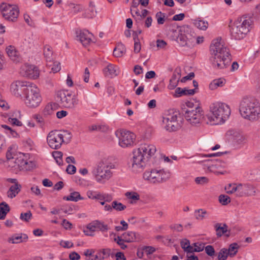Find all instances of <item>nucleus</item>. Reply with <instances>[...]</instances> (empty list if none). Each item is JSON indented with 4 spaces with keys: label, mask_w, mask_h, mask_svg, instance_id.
Instances as JSON below:
<instances>
[{
    "label": "nucleus",
    "mask_w": 260,
    "mask_h": 260,
    "mask_svg": "<svg viewBox=\"0 0 260 260\" xmlns=\"http://www.w3.org/2000/svg\"><path fill=\"white\" fill-rule=\"evenodd\" d=\"M252 188L251 185L247 184H239L237 185V196L238 197L248 196L249 190Z\"/></svg>",
    "instance_id": "5701e85b"
},
{
    "label": "nucleus",
    "mask_w": 260,
    "mask_h": 260,
    "mask_svg": "<svg viewBox=\"0 0 260 260\" xmlns=\"http://www.w3.org/2000/svg\"><path fill=\"white\" fill-rule=\"evenodd\" d=\"M174 33V36H176V34L178 36L176 37V41L179 43L182 46H188L190 47L193 45V43H189L188 42V39H187V36L185 35H183V34L178 31H177L176 30L173 31Z\"/></svg>",
    "instance_id": "4be33fe9"
},
{
    "label": "nucleus",
    "mask_w": 260,
    "mask_h": 260,
    "mask_svg": "<svg viewBox=\"0 0 260 260\" xmlns=\"http://www.w3.org/2000/svg\"><path fill=\"white\" fill-rule=\"evenodd\" d=\"M162 122L166 125L165 128L170 132L176 131L181 126V123L178 122L176 114H168L163 117Z\"/></svg>",
    "instance_id": "2eb2a0df"
},
{
    "label": "nucleus",
    "mask_w": 260,
    "mask_h": 260,
    "mask_svg": "<svg viewBox=\"0 0 260 260\" xmlns=\"http://www.w3.org/2000/svg\"><path fill=\"white\" fill-rule=\"evenodd\" d=\"M1 9L5 20L12 22L17 21L20 13L18 6L3 3L1 6Z\"/></svg>",
    "instance_id": "9d476101"
},
{
    "label": "nucleus",
    "mask_w": 260,
    "mask_h": 260,
    "mask_svg": "<svg viewBox=\"0 0 260 260\" xmlns=\"http://www.w3.org/2000/svg\"><path fill=\"white\" fill-rule=\"evenodd\" d=\"M193 24L198 28L202 30H206L208 27V22L200 18L194 20Z\"/></svg>",
    "instance_id": "473e14b6"
},
{
    "label": "nucleus",
    "mask_w": 260,
    "mask_h": 260,
    "mask_svg": "<svg viewBox=\"0 0 260 260\" xmlns=\"http://www.w3.org/2000/svg\"><path fill=\"white\" fill-rule=\"evenodd\" d=\"M117 67L113 64L109 63L104 70V73L105 76L112 77L117 75Z\"/></svg>",
    "instance_id": "a878e982"
},
{
    "label": "nucleus",
    "mask_w": 260,
    "mask_h": 260,
    "mask_svg": "<svg viewBox=\"0 0 260 260\" xmlns=\"http://www.w3.org/2000/svg\"><path fill=\"white\" fill-rule=\"evenodd\" d=\"M62 155L63 154L61 151H54L52 153V155L55 160H57L58 159L60 160L61 159H62Z\"/></svg>",
    "instance_id": "774afa93"
},
{
    "label": "nucleus",
    "mask_w": 260,
    "mask_h": 260,
    "mask_svg": "<svg viewBox=\"0 0 260 260\" xmlns=\"http://www.w3.org/2000/svg\"><path fill=\"white\" fill-rule=\"evenodd\" d=\"M6 52L9 57L13 61H18L19 54L13 46H9L6 48Z\"/></svg>",
    "instance_id": "cd10ccee"
},
{
    "label": "nucleus",
    "mask_w": 260,
    "mask_h": 260,
    "mask_svg": "<svg viewBox=\"0 0 260 260\" xmlns=\"http://www.w3.org/2000/svg\"><path fill=\"white\" fill-rule=\"evenodd\" d=\"M63 200L66 201L77 202L79 200H83V198L80 196L79 192L74 191L71 192L69 196L63 197Z\"/></svg>",
    "instance_id": "2f4dec72"
},
{
    "label": "nucleus",
    "mask_w": 260,
    "mask_h": 260,
    "mask_svg": "<svg viewBox=\"0 0 260 260\" xmlns=\"http://www.w3.org/2000/svg\"><path fill=\"white\" fill-rule=\"evenodd\" d=\"M0 211H5L8 213L10 211L9 205L5 202H2L0 204Z\"/></svg>",
    "instance_id": "680f3d73"
},
{
    "label": "nucleus",
    "mask_w": 260,
    "mask_h": 260,
    "mask_svg": "<svg viewBox=\"0 0 260 260\" xmlns=\"http://www.w3.org/2000/svg\"><path fill=\"white\" fill-rule=\"evenodd\" d=\"M67 172L69 174H74L76 171V168L74 165L69 164L66 169Z\"/></svg>",
    "instance_id": "052dcab7"
},
{
    "label": "nucleus",
    "mask_w": 260,
    "mask_h": 260,
    "mask_svg": "<svg viewBox=\"0 0 260 260\" xmlns=\"http://www.w3.org/2000/svg\"><path fill=\"white\" fill-rule=\"evenodd\" d=\"M58 108V104L55 103H50L47 104L43 111V114L45 116H48L54 114V112Z\"/></svg>",
    "instance_id": "393cba45"
},
{
    "label": "nucleus",
    "mask_w": 260,
    "mask_h": 260,
    "mask_svg": "<svg viewBox=\"0 0 260 260\" xmlns=\"http://www.w3.org/2000/svg\"><path fill=\"white\" fill-rule=\"evenodd\" d=\"M27 239V236L25 234H24L23 236H13L9 238L8 240V241L13 244H17L22 242L23 240H26Z\"/></svg>",
    "instance_id": "72a5a7b5"
},
{
    "label": "nucleus",
    "mask_w": 260,
    "mask_h": 260,
    "mask_svg": "<svg viewBox=\"0 0 260 260\" xmlns=\"http://www.w3.org/2000/svg\"><path fill=\"white\" fill-rule=\"evenodd\" d=\"M125 195L128 199H131L134 201H138L140 200V195L136 192H126Z\"/></svg>",
    "instance_id": "c03bdc74"
},
{
    "label": "nucleus",
    "mask_w": 260,
    "mask_h": 260,
    "mask_svg": "<svg viewBox=\"0 0 260 260\" xmlns=\"http://www.w3.org/2000/svg\"><path fill=\"white\" fill-rule=\"evenodd\" d=\"M113 210H115L117 211H121L126 209V206L123 205L122 203L114 201L112 202Z\"/></svg>",
    "instance_id": "a19ab883"
},
{
    "label": "nucleus",
    "mask_w": 260,
    "mask_h": 260,
    "mask_svg": "<svg viewBox=\"0 0 260 260\" xmlns=\"http://www.w3.org/2000/svg\"><path fill=\"white\" fill-rule=\"evenodd\" d=\"M196 106H199L194 105L193 103L188 101L185 103V105H183L182 107V112H185V110H194Z\"/></svg>",
    "instance_id": "37998d69"
},
{
    "label": "nucleus",
    "mask_w": 260,
    "mask_h": 260,
    "mask_svg": "<svg viewBox=\"0 0 260 260\" xmlns=\"http://www.w3.org/2000/svg\"><path fill=\"white\" fill-rule=\"evenodd\" d=\"M252 18L248 15H243L238 18L234 22L231 30V35L235 40L244 38L252 28Z\"/></svg>",
    "instance_id": "7ed1b4c3"
},
{
    "label": "nucleus",
    "mask_w": 260,
    "mask_h": 260,
    "mask_svg": "<svg viewBox=\"0 0 260 260\" xmlns=\"http://www.w3.org/2000/svg\"><path fill=\"white\" fill-rule=\"evenodd\" d=\"M138 149L148 160L153 157L156 151V147L153 144L148 143L141 144Z\"/></svg>",
    "instance_id": "f3484780"
},
{
    "label": "nucleus",
    "mask_w": 260,
    "mask_h": 260,
    "mask_svg": "<svg viewBox=\"0 0 260 260\" xmlns=\"http://www.w3.org/2000/svg\"><path fill=\"white\" fill-rule=\"evenodd\" d=\"M8 121L13 125L17 126H21L22 125V122L19 121L17 118L9 117Z\"/></svg>",
    "instance_id": "13d9d810"
},
{
    "label": "nucleus",
    "mask_w": 260,
    "mask_h": 260,
    "mask_svg": "<svg viewBox=\"0 0 260 260\" xmlns=\"http://www.w3.org/2000/svg\"><path fill=\"white\" fill-rule=\"evenodd\" d=\"M225 166L226 164L224 162L220 160L216 159L208 167V169L211 171L214 172L215 173L223 174L222 172H218L217 170H219L220 169L224 168L225 167Z\"/></svg>",
    "instance_id": "b1692460"
},
{
    "label": "nucleus",
    "mask_w": 260,
    "mask_h": 260,
    "mask_svg": "<svg viewBox=\"0 0 260 260\" xmlns=\"http://www.w3.org/2000/svg\"><path fill=\"white\" fill-rule=\"evenodd\" d=\"M32 83L17 80L13 82L10 86V90L12 93L16 97H22L24 95L29 87Z\"/></svg>",
    "instance_id": "ddd939ff"
},
{
    "label": "nucleus",
    "mask_w": 260,
    "mask_h": 260,
    "mask_svg": "<svg viewBox=\"0 0 260 260\" xmlns=\"http://www.w3.org/2000/svg\"><path fill=\"white\" fill-rule=\"evenodd\" d=\"M61 69L60 64L59 62L54 63L53 66L51 68V70L53 73H57L59 72Z\"/></svg>",
    "instance_id": "0e129e2a"
},
{
    "label": "nucleus",
    "mask_w": 260,
    "mask_h": 260,
    "mask_svg": "<svg viewBox=\"0 0 260 260\" xmlns=\"http://www.w3.org/2000/svg\"><path fill=\"white\" fill-rule=\"evenodd\" d=\"M133 37L135 41L134 51L135 53H138L141 49V45L139 40L137 32L133 36Z\"/></svg>",
    "instance_id": "ea45409f"
},
{
    "label": "nucleus",
    "mask_w": 260,
    "mask_h": 260,
    "mask_svg": "<svg viewBox=\"0 0 260 260\" xmlns=\"http://www.w3.org/2000/svg\"><path fill=\"white\" fill-rule=\"evenodd\" d=\"M142 250L147 255H149L153 253L156 251L155 248L152 246H144L142 248Z\"/></svg>",
    "instance_id": "603ef678"
},
{
    "label": "nucleus",
    "mask_w": 260,
    "mask_h": 260,
    "mask_svg": "<svg viewBox=\"0 0 260 260\" xmlns=\"http://www.w3.org/2000/svg\"><path fill=\"white\" fill-rule=\"evenodd\" d=\"M32 214L30 211H27L26 213H21L20 214V218L25 221L28 222L31 218Z\"/></svg>",
    "instance_id": "8fccbe9b"
},
{
    "label": "nucleus",
    "mask_w": 260,
    "mask_h": 260,
    "mask_svg": "<svg viewBox=\"0 0 260 260\" xmlns=\"http://www.w3.org/2000/svg\"><path fill=\"white\" fill-rule=\"evenodd\" d=\"M21 186L19 184H16L12 185L7 192L8 197L13 199L15 197L21 190Z\"/></svg>",
    "instance_id": "c85d7f7f"
},
{
    "label": "nucleus",
    "mask_w": 260,
    "mask_h": 260,
    "mask_svg": "<svg viewBox=\"0 0 260 260\" xmlns=\"http://www.w3.org/2000/svg\"><path fill=\"white\" fill-rule=\"evenodd\" d=\"M27 89V91L23 96L25 104L30 108L38 107L42 101L39 88L35 84L32 83Z\"/></svg>",
    "instance_id": "0eeeda50"
},
{
    "label": "nucleus",
    "mask_w": 260,
    "mask_h": 260,
    "mask_svg": "<svg viewBox=\"0 0 260 260\" xmlns=\"http://www.w3.org/2000/svg\"><path fill=\"white\" fill-rule=\"evenodd\" d=\"M147 157H145L138 149L133 151V156L132 159V168L134 171L142 170L148 161Z\"/></svg>",
    "instance_id": "4468645a"
},
{
    "label": "nucleus",
    "mask_w": 260,
    "mask_h": 260,
    "mask_svg": "<svg viewBox=\"0 0 260 260\" xmlns=\"http://www.w3.org/2000/svg\"><path fill=\"white\" fill-rule=\"evenodd\" d=\"M56 101L66 108L74 109L78 104V100L75 95L68 91H59L56 94Z\"/></svg>",
    "instance_id": "1a4fd4ad"
},
{
    "label": "nucleus",
    "mask_w": 260,
    "mask_h": 260,
    "mask_svg": "<svg viewBox=\"0 0 260 260\" xmlns=\"http://www.w3.org/2000/svg\"><path fill=\"white\" fill-rule=\"evenodd\" d=\"M96 228L102 232L107 231L109 229L107 224H105L98 221H96Z\"/></svg>",
    "instance_id": "4d7b16f0"
},
{
    "label": "nucleus",
    "mask_w": 260,
    "mask_h": 260,
    "mask_svg": "<svg viewBox=\"0 0 260 260\" xmlns=\"http://www.w3.org/2000/svg\"><path fill=\"white\" fill-rule=\"evenodd\" d=\"M60 245L66 248H70L73 247L74 246L73 243L72 242L69 241L61 240L60 242Z\"/></svg>",
    "instance_id": "6e6d98bb"
},
{
    "label": "nucleus",
    "mask_w": 260,
    "mask_h": 260,
    "mask_svg": "<svg viewBox=\"0 0 260 260\" xmlns=\"http://www.w3.org/2000/svg\"><path fill=\"white\" fill-rule=\"evenodd\" d=\"M115 165L108 158L102 159L92 170V174L96 181L100 183H104L112 176L111 170L115 169Z\"/></svg>",
    "instance_id": "39448f33"
},
{
    "label": "nucleus",
    "mask_w": 260,
    "mask_h": 260,
    "mask_svg": "<svg viewBox=\"0 0 260 260\" xmlns=\"http://www.w3.org/2000/svg\"><path fill=\"white\" fill-rule=\"evenodd\" d=\"M115 135L119 139V145L123 148L133 145L136 138L135 134L124 129L117 130Z\"/></svg>",
    "instance_id": "9b49d317"
},
{
    "label": "nucleus",
    "mask_w": 260,
    "mask_h": 260,
    "mask_svg": "<svg viewBox=\"0 0 260 260\" xmlns=\"http://www.w3.org/2000/svg\"><path fill=\"white\" fill-rule=\"evenodd\" d=\"M178 31L182 33L183 35L187 36L188 42L194 43L196 40V35L190 26L186 25H183L180 27Z\"/></svg>",
    "instance_id": "6ab92c4d"
},
{
    "label": "nucleus",
    "mask_w": 260,
    "mask_h": 260,
    "mask_svg": "<svg viewBox=\"0 0 260 260\" xmlns=\"http://www.w3.org/2000/svg\"><path fill=\"white\" fill-rule=\"evenodd\" d=\"M225 84V80L222 78L216 79L213 80L209 84L210 89L213 90L219 87H222Z\"/></svg>",
    "instance_id": "7c9ffc66"
},
{
    "label": "nucleus",
    "mask_w": 260,
    "mask_h": 260,
    "mask_svg": "<svg viewBox=\"0 0 260 260\" xmlns=\"http://www.w3.org/2000/svg\"><path fill=\"white\" fill-rule=\"evenodd\" d=\"M167 45V43L162 40H157L156 41V46L159 48H164Z\"/></svg>",
    "instance_id": "338daca9"
},
{
    "label": "nucleus",
    "mask_w": 260,
    "mask_h": 260,
    "mask_svg": "<svg viewBox=\"0 0 260 260\" xmlns=\"http://www.w3.org/2000/svg\"><path fill=\"white\" fill-rule=\"evenodd\" d=\"M80 255L75 251L72 252L69 254V258L71 260H79L80 259Z\"/></svg>",
    "instance_id": "e2e57ef3"
},
{
    "label": "nucleus",
    "mask_w": 260,
    "mask_h": 260,
    "mask_svg": "<svg viewBox=\"0 0 260 260\" xmlns=\"http://www.w3.org/2000/svg\"><path fill=\"white\" fill-rule=\"evenodd\" d=\"M204 249V247L201 245L200 244V247L197 248H194L193 245H191L190 244L187 246V248L185 249V250L184 251L185 252H186L187 254H192L194 252H201Z\"/></svg>",
    "instance_id": "4c0bfd02"
},
{
    "label": "nucleus",
    "mask_w": 260,
    "mask_h": 260,
    "mask_svg": "<svg viewBox=\"0 0 260 260\" xmlns=\"http://www.w3.org/2000/svg\"><path fill=\"white\" fill-rule=\"evenodd\" d=\"M182 113L185 120L192 125L200 124L204 118V112L199 106H196L194 110H185Z\"/></svg>",
    "instance_id": "f8f14e48"
},
{
    "label": "nucleus",
    "mask_w": 260,
    "mask_h": 260,
    "mask_svg": "<svg viewBox=\"0 0 260 260\" xmlns=\"http://www.w3.org/2000/svg\"><path fill=\"white\" fill-rule=\"evenodd\" d=\"M239 246L237 243H233L230 245L229 248H226L228 253L231 257H234L238 252Z\"/></svg>",
    "instance_id": "c9c22d12"
},
{
    "label": "nucleus",
    "mask_w": 260,
    "mask_h": 260,
    "mask_svg": "<svg viewBox=\"0 0 260 260\" xmlns=\"http://www.w3.org/2000/svg\"><path fill=\"white\" fill-rule=\"evenodd\" d=\"M21 74L23 76L36 79L39 77L40 71L38 68L34 65L25 64L21 69Z\"/></svg>",
    "instance_id": "dca6fc26"
},
{
    "label": "nucleus",
    "mask_w": 260,
    "mask_h": 260,
    "mask_svg": "<svg viewBox=\"0 0 260 260\" xmlns=\"http://www.w3.org/2000/svg\"><path fill=\"white\" fill-rule=\"evenodd\" d=\"M71 138L72 135L68 131L53 130L48 134L47 141L50 148L58 149L63 143H69Z\"/></svg>",
    "instance_id": "423d86ee"
},
{
    "label": "nucleus",
    "mask_w": 260,
    "mask_h": 260,
    "mask_svg": "<svg viewBox=\"0 0 260 260\" xmlns=\"http://www.w3.org/2000/svg\"><path fill=\"white\" fill-rule=\"evenodd\" d=\"M209 179L206 177H198L196 178L195 182L198 184H205L208 182Z\"/></svg>",
    "instance_id": "864d4df0"
},
{
    "label": "nucleus",
    "mask_w": 260,
    "mask_h": 260,
    "mask_svg": "<svg viewBox=\"0 0 260 260\" xmlns=\"http://www.w3.org/2000/svg\"><path fill=\"white\" fill-rule=\"evenodd\" d=\"M214 227L216 231V235L218 237H220L223 235L227 237H230V232L228 231V226L226 224L216 223Z\"/></svg>",
    "instance_id": "aec40b11"
},
{
    "label": "nucleus",
    "mask_w": 260,
    "mask_h": 260,
    "mask_svg": "<svg viewBox=\"0 0 260 260\" xmlns=\"http://www.w3.org/2000/svg\"><path fill=\"white\" fill-rule=\"evenodd\" d=\"M182 95H193L196 92V89H188L186 88H182Z\"/></svg>",
    "instance_id": "5fc2aeb1"
},
{
    "label": "nucleus",
    "mask_w": 260,
    "mask_h": 260,
    "mask_svg": "<svg viewBox=\"0 0 260 260\" xmlns=\"http://www.w3.org/2000/svg\"><path fill=\"white\" fill-rule=\"evenodd\" d=\"M219 201L223 205H226L231 202L230 198L224 194H221L219 196Z\"/></svg>",
    "instance_id": "a18cd8bd"
},
{
    "label": "nucleus",
    "mask_w": 260,
    "mask_h": 260,
    "mask_svg": "<svg viewBox=\"0 0 260 260\" xmlns=\"http://www.w3.org/2000/svg\"><path fill=\"white\" fill-rule=\"evenodd\" d=\"M44 55L47 62H51L53 60V52L50 46L48 45L44 46Z\"/></svg>",
    "instance_id": "f704fd0d"
},
{
    "label": "nucleus",
    "mask_w": 260,
    "mask_h": 260,
    "mask_svg": "<svg viewBox=\"0 0 260 260\" xmlns=\"http://www.w3.org/2000/svg\"><path fill=\"white\" fill-rule=\"evenodd\" d=\"M206 254L210 256H213L215 255V250L212 245H207L205 247Z\"/></svg>",
    "instance_id": "3c124183"
},
{
    "label": "nucleus",
    "mask_w": 260,
    "mask_h": 260,
    "mask_svg": "<svg viewBox=\"0 0 260 260\" xmlns=\"http://www.w3.org/2000/svg\"><path fill=\"white\" fill-rule=\"evenodd\" d=\"M207 212L203 209L196 210L194 211V216L196 219L202 220L207 217Z\"/></svg>",
    "instance_id": "e433bc0d"
},
{
    "label": "nucleus",
    "mask_w": 260,
    "mask_h": 260,
    "mask_svg": "<svg viewBox=\"0 0 260 260\" xmlns=\"http://www.w3.org/2000/svg\"><path fill=\"white\" fill-rule=\"evenodd\" d=\"M33 118L41 124L43 125L44 124V119L41 115L39 114H35L33 115Z\"/></svg>",
    "instance_id": "69168bd1"
},
{
    "label": "nucleus",
    "mask_w": 260,
    "mask_h": 260,
    "mask_svg": "<svg viewBox=\"0 0 260 260\" xmlns=\"http://www.w3.org/2000/svg\"><path fill=\"white\" fill-rule=\"evenodd\" d=\"M126 51L125 46L121 43L117 44L113 51V55L116 57L123 56Z\"/></svg>",
    "instance_id": "c756f323"
},
{
    "label": "nucleus",
    "mask_w": 260,
    "mask_h": 260,
    "mask_svg": "<svg viewBox=\"0 0 260 260\" xmlns=\"http://www.w3.org/2000/svg\"><path fill=\"white\" fill-rule=\"evenodd\" d=\"M211 114L208 115V119L211 124H221L226 120L231 115L230 106L225 103L216 102L210 106Z\"/></svg>",
    "instance_id": "f03ea898"
},
{
    "label": "nucleus",
    "mask_w": 260,
    "mask_h": 260,
    "mask_svg": "<svg viewBox=\"0 0 260 260\" xmlns=\"http://www.w3.org/2000/svg\"><path fill=\"white\" fill-rule=\"evenodd\" d=\"M239 111L243 118L249 120H255L260 113V104L254 98H243L240 104Z\"/></svg>",
    "instance_id": "20e7f679"
},
{
    "label": "nucleus",
    "mask_w": 260,
    "mask_h": 260,
    "mask_svg": "<svg viewBox=\"0 0 260 260\" xmlns=\"http://www.w3.org/2000/svg\"><path fill=\"white\" fill-rule=\"evenodd\" d=\"M229 256L228 253L226 248H223L220 249L217 254V258L218 260H226Z\"/></svg>",
    "instance_id": "79ce46f5"
},
{
    "label": "nucleus",
    "mask_w": 260,
    "mask_h": 260,
    "mask_svg": "<svg viewBox=\"0 0 260 260\" xmlns=\"http://www.w3.org/2000/svg\"><path fill=\"white\" fill-rule=\"evenodd\" d=\"M226 192L229 194H232L237 192V185L236 184H229V185L225 187Z\"/></svg>",
    "instance_id": "49530a36"
},
{
    "label": "nucleus",
    "mask_w": 260,
    "mask_h": 260,
    "mask_svg": "<svg viewBox=\"0 0 260 260\" xmlns=\"http://www.w3.org/2000/svg\"><path fill=\"white\" fill-rule=\"evenodd\" d=\"M123 240H125V242H139L141 240V236L133 232H128L124 233L122 234Z\"/></svg>",
    "instance_id": "412c9836"
},
{
    "label": "nucleus",
    "mask_w": 260,
    "mask_h": 260,
    "mask_svg": "<svg viewBox=\"0 0 260 260\" xmlns=\"http://www.w3.org/2000/svg\"><path fill=\"white\" fill-rule=\"evenodd\" d=\"M170 177V173L163 170H151L146 171L143 178L149 183L152 184L160 183L167 181Z\"/></svg>",
    "instance_id": "6e6552de"
},
{
    "label": "nucleus",
    "mask_w": 260,
    "mask_h": 260,
    "mask_svg": "<svg viewBox=\"0 0 260 260\" xmlns=\"http://www.w3.org/2000/svg\"><path fill=\"white\" fill-rule=\"evenodd\" d=\"M210 61L212 67L222 69L229 66L232 57L229 49L221 42V38L213 40L210 46Z\"/></svg>",
    "instance_id": "f257e3e1"
},
{
    "label": "nucleus",
    "mask_w": 260,
    "mask_h": 260,
    "mask_svg": "<svg viewBox=\"0 0 260 260\" xmlns=\"http://www.w3.org/2000/svg\"><path fill=\"white\" fill-rule=\"evenodd\" d=\"M165 14L161 12H158L156 14V18H157V23L158 24H162L165 21Z\"/></svg>",
    "instance_id": "09e8293b"
},
{
    "label": "nucleus",
    "mask_w": 260,
    "mask_h": 260,
    "mask_svg": "<svg viewBox=\"0 0 260 260\" xmlns=\"http://www.w3.org/2000/svg\"><path fill=\"white\" fill-rule=\"evenodd\" d=\"M110 252L109 249H103L95 255L94 258H89L88 260H103L110 256Z\"/></svg>",
    "instance_id": "bb28decb"
},
{
    "label": "nucleus",
    "mask_w": 260,
    "mask_h": 260,
    "mask_svg": "<svg viewBox=\"0 0 260 260\" xmlns=\"http://www.w3.org/2000/svg\"><path fill=\"white\" fill-rule=\"evenodd\" d=\"M190 244L189 240L187 239H183L180 241L181 247L184 251L187 248V246H188Z\"/></svg>",
    "instance_id": "bf43d9fd"
},
{
    "label": "nucleus",
    "mask_w": 260,
    "mask_h": 260,
    "mask_svg": "<svg viewBox=\"0 0 260 260\" xmlns=\"http://www.w3.org/2000/svg\"><path fill=\"white\" fill-rule=\"evenodd\" d=\"M35 166V163L31 161H22L20 165V167H22L23 169H25L26 170H30L32 169Z\"/></svg>",
    "instance_id": "58836bf2"
},
{
    "label": "nucleus",
    "mask_w": 260,
    "mask_h": 260,
    "mask_svg": "<svg viewBox=\"0 0 260 260\" xmlns=\"http://www.w3.org/2000/svg\"><path fill=\"white\" fill-rule=\"evenodd\" d=\"M77 37L82 45L86 46L92 42V34L88 30H84L77 32Z\"/></svg>",
    "instance_id": "a211bd4d"
},
{
    "label": "nucleus",
    "mask_w": 260,
    "mask_h": 260,
    "mask_svg": "<svg viewBox=\"0 0 260 260\" xmlns=\"http://www.w3.org/2000/svg\"><path fill=\"white\" fill-rule=\"evenodd\" d=\"M178 82V80H176V75L174 74L170 80L168 88L171 90L174 89L177 86Z\"/></svg>",
    "instance_id": "de8ad7c7"
}]
</instances>
